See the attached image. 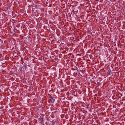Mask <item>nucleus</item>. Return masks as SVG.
<instances>
[{"mask_svg":"<svg viewBox=\"0 0 125 125\" xmlns=\"http://www.w3.org/2000/svg\"><path fill=\"white\" fill-rule=\"evenodd\" d=\"M50 99L51 100V102L52 103H53L55 101V99L52 97H51L50 98Z\"/></svg>","mask_w":125,"mask_h":125,"instance_id":"obj_1","label":"nucleus"}]
</instances>
